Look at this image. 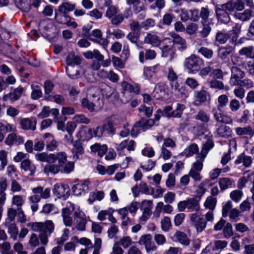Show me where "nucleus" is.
Here are the masks:
<instances>
[{"mask_svg": "<svg viewBox=\"0 0 254 254\" xmlns=\"http://www.w3.org/2000/svg\"><path fill=\"white\" fill-rule=\"evenodd\" d=\"M27 226L35 232H39V239L44 246L48 243V237L53 232L55 229V225L52 220H48L44 222H31L27 224Z\"/></svg>", "mask_w": 254, "mask_h": 254, "instance_id": "obj_1", "label": "nucleus"}, {"mask_svg": "<svg viewBox=\"0 0 254 254\" xmlns=\"http://www.w3.org/2000/svg\"><path fill=\"white\" fill-rule=\"evenodd\" d=\"M81 104L83 108L94 112L101 108L103 101L96 89L92 88L88 90L86 98L82 100Z\"/></svg>", "mask_w": 254, "mask_h": 254, "instance_id": "obj_2", "label": "nucleus"}, {"mask_svg": "<svg viewBox=\"0 0 254 254\" xmlns=\"http://www.w3.org/2000/svg\"><path fill=\"white\" fill-rule=\"evenodd\" d=\"M203 65L202 59L192 54L185 59L184 66L190 73L195 74L199 71Z\"/></svg>", "mask_w": 254, "mask_h": 254, "instance_id": "obj_3", "label": "nucleus"}, {"mask_svg": "<svg viewBox=\"0 0 254 254\" xmlns=\"http://www.w3.org/2000/svg\"><path fill=\"white\" fill-rule=\"evenodd\" d=\"M177 207L180 212H183L187 208L190 211H198L200 209L198 201L194 198H188L187 199L179 201Z\"/></svg>", "mask_w": 254, "mask_h": 254, "instance_id": "obj_4", "label": "nucleus"}, {"mask_svg": "<svg viewBox=\"0 0 254 254\" xmlns=\"http://www.w3.org/2000/svg\"><path fill=\"white\" fill-rule=\"evenodd\" d=\"M216 17L218 20L221 23L227 24L230 21L229 9L227 8L226 3L222 4H217L215 8Z\"/></svg>", "mask_w": 254, "mask_h": 254, "instance_id": "obj_5", "label": "nucleus"}, {"mask_svg": "<svg viewBox=\"0 0 254 254\" xmlns=\"http://www.w3.org/2000/svg\"><path fill=\"white\" fill-rule=\"evenodd\" d=\"M20 128L23 130L34 131L36 129L37 120L34 117L19 118Z\"/></svg>", "mask_w": 254, "mask_h": 254, "instance_id": "obj_6", "label": "nucleus"}, {"mask_svg": "<svg viewBox=\"0 0 254 254\" xmlns=\"http://www.w3.org/2000/svg\"><path fill=\"white\" fill-rule=\"evenodd\" d=\"M245 76L244 71L241 70L237 66H233L231 68V76L230 79V84L231 85L235 86L239 85L241 79Z\"/></svg>", "mask_w": 254, "mask_h": 254, "instance_id": "obj_7", "label": "nucleus"}, {"mask_svg": "<svg viewBox=\"0 0 254 254\" xmlns=\"http://www.w3.org/2000/svg\"><path fill=\"white\" fill-rule=\"evenodd\" d=\"M70 207L72 208V210L74 209V205L69 203V207H65L62 210V216L64 224L66 227H71L73 224V221L70 216L71 210Z\"/></svg>", "mask_w": 254, "mask_h": 254, "instance_id": "obj_8", "label": "nucleus"}, {"mask_svg": "<svg viewBox=\"0 0 254 254\" xmlns=\"http://www.w3.org/2000/svg\"><path fill=\"white\" fill-rule=\"evenodd\" d=\"M74 216L76 224L75 228L78 230H84L87 222L85 214L82 211L78 210L74 212Z\"/></svg>", "mask_w": 254, "mask_h": 254, "instance_id": "obj_9", "label": "nucleus"}, {"mask_svg": "<svg viewBox=\"0 0 254 254\" xmlns=\"http://www.w3.org/2000/svg\"><path fill=\"white\" fill-rule=\"evenodd\" d=\"M23 91V88L19 86L14 89L13 90L11 91L10 93L3 95L2 100L4 101L10 100L11 102L13 103L19 99Z\"/></svg>", "mask_w": 254, "mask_h": 254, "instance_id": "obj_10", "label": "nucleus"}, {"mask_svg": "<svg viewBox=\"0 0 254 254\" xmlns=\"http://www.w3.org/2000/svg\"><path fill=\"white\" fill-rule=\"evenodd\" d=\"M69 190L70 189L67 185L57 184L55 185L53 192L58 197L66 198L69 195Z\"/></svg>", "mask_w": 254, "mask_h": 254, "instance_id": "obj_11", "label": "nucleus"}, {"mask_svg": "<svg viewBox=\"0 0 254 254\" xmlns=\"http://www.w3.org/2000/svg\"><path fill=\"white\" fill-rule=\"evenodd\" d=\"M123 121L124 119L118 115H113L109 117L108 119L107 123L106 124V125L109 128L108 133H114L115 130L114 127L121 124Z\"/></svg>", "mask_w": 254, "mask_h": 254, "instance_id": "obj_12", "label": "nucleus"}, {"mask_svg": "<svg viewBox=\"0 0 254 254\" xmlns=\"http://www.w3.org/2000/svg\"><path fill=\"white\" fill-rule=\"evenodd\" d=\"M226 3L227 5V8L229 9V13L238 12L244 9L245 4L242 0H236V1H229Z\"/></svg>", "mask_w": 254, "mask_h": 254, "instance_id": "obj_13", "label": "nucleus"}, {"mask_svg": "<svg viewBox=\"0 0 254 254\" xmlns=\"http://www.w3.org/2000/svg\"><path fill=\"white\" fill-rule=\"evenodd\" d=\"M24 139L23 137L17 135L15 132H12L9 134L5 140V143L9 146H11L14 144L19 145L23 143Z\"/></svg>", "mask_w": 254, "mask_h": 254, "instance_id": "obj_14", "label": "nucleus"}, {"mask_svg": "<svg viewBox=\"0 0 254 254\" xmlns=\"http://www.w3.org/2000/svg\"><path fill=\"white\" fill-rule=\"evenodd\" d=\"M89 183L87 181L74 185L72 188V192L75 195L78 196L89 190Z\"/></svg>", "mask_w": 254, "mask_h": 254, "instance_id": "obj_15", "label": "nucleus"}, {"mask_svg": "<svg viewBox=\"0 0 254 254\" xmlns=\"http://www.w3.org/2000/svg\"><path fill=\"white\" fill-rule=\"evenodd\" d=\"M212 112L213 117L217 122L225 124H229L231 122V119L223 114L222 109L215 108L212 109Z\"/></svg>", "mask_w": 254, "mask_h": 254, "instance_id": "obj_16", "label": "nucleus"}, {"mask_svg": "<svg viewBox=\"0 0 254 254\" xmlns=\"http://www.w3.org/2000/svg\"><path fill=\"white\" fill-rule=\"evenodd\" d=\"M160 38L156 35L151 33H148L145 36L144 43L151 45L153 47H157L161 44Z\"/></svg>", "mask_w": 254, "mask_h": 254, "instance_id": "obj_17", "label": "nucleus"}, {"mask_svg": "<svg viewBox=\"0 0 254 254\" xmlns=\"http://www.w3.org/2000/svg\"><path fill=\"white\" fill-rule=\"evenodd\" d=\"M234 16L236 18L242 21H247L252 17H254V10L251 9H247L245 10L243 12H235Z\"/></svg>", "mask_w": 254, "mask_h": 254, "instance_id": "obj_18", "label": "nucleus"}, {"mask_svg": "<svg viewBox=\"0 0 254 254\" xmlns=\"http://www.w3.org/2000/svg\"><path fill=\"white\" fill-rule=\"evenodd\" d=\"M233 51V48L230 46H221L218 49V57L221 60H226Z\"/></svg>", "mask_w": 254, "mask_h": 254, "instance_id": "obj_19", "label": "nucleus"}, {"mask_svg": "<svg viewBox=\"0 0 254 254\" xmlns=\"http://www.w3.org/2000/svg\"><path fill=\"white\" fill-rule=\"evenodd\" d=\"M218 183L222 191L231 189L234 186V181L232 179L228 177L220 178Z\"/></svg>", "mask_w": 254, "mask_h": 254, "instance_id": "obj_20", "label": "nucleus"}, {"mask_svg": "<svg viewBox=\"0 0 254 254\" xmlns=\"http://www.w3.org/2000/svg\"><path fill=\"white\" fill-rule=\"evenodd\" d=\"M156 56V52L151 49L146 50L145 53L141 51L139 53V61L140 63H143L145 60H153Z\"/></svg>", "mask_w": 254, "mask_h": 254, "instance_id": "obj_21", "label": "nucleus"}, {"mask_svg": "<svg viewBox=\"0 0 254 254\" xmlns=\"http://www.w3.org/2000/svg\"><path fill=\"white\" fill-rule=\"evenodd\" d=\"M81 63V58L75 55L73 52H70L68 54L66 60V63L68 66H74L75 65H79Z\"/></svg>", "mask_w": 254, "mask_h": 254, "instance_id": "obj_22", "label": "nucleus"}, {"mask_svg": "<svg viewBox=\"0 0 254 254\" xmlns=\"http://www.w3.org/2000/svg\"><path fill=\"white\" fill-rule=\"evenodd\" d=\"M109 131V128L106 124H104L103 126L97 127L95 129L92 130L91 128L88 129V133L89 134L90 137L96 136L100 137H101L105 131Z\"/></svg>", "mask_w": 254, "mask_h": 254, "instance_id": "obj_23", "label": "nucleus"}, {"mask_svg": "<svg viewBox=\"0 0 254 254\" xmlns=\"http://www.w3.org/2000/svg\"><path fill=\"white\" fill-rule=\"evenodd\" d=\"M35 158L38 161L52 163L54 162L55 154H48L45 152L37 153L35 155Z\"/></svg>", "mask_w": 254, "mask_h": 254, "instance_id": "obj_24", "label": "nucleus"}, {"mask_svg": "<svg viewBox=\"0 0 254 254\" xmlns=\"http://www.w3.org/2000/svg\"><path fill=\"white\" fill-rule=\"evenodd\" d=\"M90 148L91 152L95 153L98 152L100 157H102L107 151V146L106 144H100L96 143L90 146Z\"/></svg>", "mask_w": 254, "mask_h": 254, "instance_id": "obj_25", "label": "nucleus"}, {"mask_svg": "<svg viewBox=\"0 0 254 254\" xmlns=\"http://www.w3.org/2000/svg\"><path fill=\"white\" fill-rule=\"evenodd\" d=\"M104 57L103 55V60L102 61H93L91 65V68L93 70H98L100 69L101 65L104 67H107L109 66L111 64V60L110 59H107L104 60Z\"/></svg>", "mask_w": 254, "mask_h": 254, "instance_id": "obj_26", "label": "nucleus"}, {"mask_svg": "<svg viewBox=\"0 0 254 254\" xmlns=\"http://www.w3.org/2000/svg\"><path fill=\"white\" fill-rule=\"evenodd\" d=\"M205 155L198 154L195 157V161L192 163L190 170L201 172L203 169V162L205 159Z\"/></svg>", "mask_w": 254, "mask_h": 254, "instance_id": "obj_27", "label": "nucleus"}, {"mask_svg": "<svg viewBox=\"0 0 254 254\" xmlns=\"http://www.w3.org/2000/svg\"><path fill=\"white\" fill-rule=\"evenodd\" d=\"M21 168L26 172H28L30 175H32L36 170L35 166L29 159H25L21 163Z\"/></svg>", "mask_w": 254, "mask_h": 254, "instance_id": "obj_28", "label": "nucleus"}, {"mask_svg": "<svg viewBox=\"0 0 254 254\" xmlns=\"http://www.w3.org/2000/svg\"><path fill=\"white\" fill-rule=\"evenodd\" d=\"M201 24L203 28L200 31V34L201 37L205 38L207 37L210 33L213 23L212 21H201Z\"/></svg>", "mask_w": 254, "mask_h": 254, "instance_id": "obj_29", "label": "nucleus"}, {"mask_svg": "<svg viewBox=\"0 0 254 254\" xmlns=\"http://www.w3.org/2000/svg\"><path fill=\"white\" fill-rule=\"evenodd\" d=\"M236 134L238 135H248L252 137L254 134V131L251 126H246L243 127H238L235 129Z\"/></svg>", "mask_w": 254, "mask_h": 254, "instance_id": "obj_30", "label": "nucleus"}, {"mask_svg": "<svg viewBox=\"0 0 254 254\" xmlns=\"http://www.w3.org/2000/svg\"><path fill=\"white\" fill-rule=\"evenodd\" d=\"M32 191L34 194H40L41 198L47 199L50 196L51 190L49 188L43 190V187L39 186L33 188Z\"/></svg>", "mask_w": 254, "mask_h": 254, "instance_id": "obj_31", "label": "nucleus"}, {"mask_svg": "<svg viewBox=\"0 0 254 254\" xmlns=\"http://www.w3.org/2000/svg\"><path fill=\"white\" fill-rule=\"evenodd\" d=\"M154 92L155 93L160 94V96H163L165 94H168L169 90L165 83L160 82L155 86Z\"/></svg>", "mask_w": 254, "mask_h": 254, "instance_id": "obj_32", "label": "nucleus"}, {"mask_svg": "<svg viewBox=\"0 0 254 254\" xmlns=\"http://www.w3.org/2000/svg\"><path fill=\"white\" fill-rule=\"evenodd\" d=\"M83 56L87 59H92L95 58V61H102L103 55L101 54L100 52L97 50L93 51H87L83 53Z\"/></svg>", "mask_w": 254, "mask_h": 254, "instance_id": "obj_33", "label": "nucleus"}, {"mask_svg": "<svg viewBox=\"0 0 254 254\" xmlns=\"http://www.w3.org/2000/svg\"><path fill=\"white\" fill-rule=\"evenodd\" d=\"M69 18L67 13L59 11V9L55 13V19L56 21L61 24H65L67 22V20Z\"/></svg>", "mask_w": 254, "mask_h": 254, "instance_id": "obj_34", "label": "nucleus"}, {"mask_svg": "<svg viewBox=\"0 0 254 254\" xmlns=\"http://www.w3.org/2000/svg\"><path fill=\"white\" fill-rule=\"evenodd\" d=\"M174 236L178 241L182 245L187 246L190 244V240L185 233L177 231Z\"/></svg>", "mask_w": 254, "mask_h": 254, "instance_id": "obj_35", "label": "nucleus"}, {"mask_svg": "<svg viewBox=\"0 0 254 254\" xmlns=\"http://www.w3.org/2000/svg\"><path fill=\"white\" fill-rule=\"evenodd\" d=\"M72 152L73 155V158L78 159L79 155L82 154L84 152L83 147L79 140H76L74 143L73 147L72 149Z\"/></svg>", "mask_w": 254, "mask_h": 254, "instance_id": "obj_36", "label": "nucleus"}, {"mask_svg": "<svg viewBox=\"0 0 254 254\" xmlns=\"http://www.w3.org/2000/svg\"><path fill=\"white\" fill-rule=\"evenodd\" d=\"M104 193L101 191H96L91 192L89 194V198L87 201L89 203L92 204L95 200L100 201L103 199Z\"/></svg>", "mask_w": 254, "mask_h": 254, "instance_id": "obj_37", "label": "nucleus"}, {"mask_svg": "<svg viewBox=\"0 0 254 254\" xmlns=\"http://www.w3.org/2000/svg\"><path fill=\"white\" fill-rule=\"evenodd\" d=\"M239 54L241 56H244L247 58H254V48L252 46L242 48L239 51Z\"/></svg>", "mask_w": 254, "mask_h": 254, "instance_id": "obj_38", "label": "nucleus"}, {"mask_svg": "<svg viewBox=\"0 0 254 254\" xmlns=\"http://www.w3.org/2000/svg\"><path fill=\"white\" fill-rule=\"evenodd\" d=\"M155 124V121L153 119L146 120L141 119L138 121V125H140L142 131L150 128Z\"/></svg>", "mask_w": 254, "mask_h": 254, "instance_id": "obj_39", "label": "nucleus"}, {"mask_svg": "<svg viewBox=\"0 0 254 254\" xmlns=\"http://www.w3.org/2000/svg\"><path fill=\"white\" fill-rule=\"evenodd\" d=\"M17 7L24 12L30 10L31 4L28 0H14Z\"/></svg>", "mask_w": 254, "mask_h": 254, "instance_id": "obj_40", "label": "nucleus"}, {"mask_svg": "<svg viewBox=\"0 0 254 254\" xmlns=\"http://www.w3.org/2000/svg\"><path fill=\"white\" fill-rule=\"evenodd\" d=\"M217 203V199L212 196H208L203 203V206L205 208L209 209V210H214L215 208Z\"/></svg>", "mask_w": 254, "mask_h": 254, "instance_id": "obj_41", "label": "nucleus"}, {"mask_svg": "<svg viewBox=\"0 0 254 254\" xmlns=\"http://www.w3.org/2000/svg\"><path fill=\"white\" fill-rule=\"evenodd\" d=\"M173 43L178 46V48L180 51H183L187 49V44L185 39L180 36H176L173 40Z\"/></svg>", "mask_w": 254, "mask_h": 254, "instance_id": "obj_42", "label": "nucleus"}, {"mask_svg": "<svg viewBox=\"0 0 254 254\" xmlns=\"http://www.w3.org/2000/svg\"><path fill=\"white\" fill-rule=\"evenodd\" d=\"M60 165L54 164H49L45 165L44 172L46 174L51 173L56 174L61 171Z\"/></svg>", "mask_w": 254, "mask_h": 254, "instance_id": "obj_43", "label": "nucleus"}, {"mask_svg": "<svg viewBox=\"0 0 254 254\" xmlns=\"http://www.w3.org/2000/svg\"><path fill=\"white\" fill-rule=\"evenodd\" d=\"M159 65L146 67L144 68L143 74L146 78H150L153 76L158 70Z\"/></svg>", "mask_w": 254, "mask_h": 254, "instance_id": "obj_44", "label": "nucleus"}, {"mask_svg": "<svg viewBox=\"0 0 254 254\" xmlns=\"http://www.w3.org/2000/svg\"><path fill=\"white\" fill-rule=\"evenodd\" d=\"M122 86L126 92L130 93L134 92L137 94L140 90V88L137 85H133L125 81L122 82Z\"/></svg>", "mask_w": 254, "mask_h": 254, "instance_id": "obj_45", "label": "nucleus"}, {"mask_svg": "<svg viewBox=\"0 0 254 254\" xmlns=\"http://www.w3.org/2000/svg\"><path fill=\"white\" fill-rule=\"evenodd\" d=\"M193 225L195 227L196 232L197 233H200L202 232L206 228L207 222L203 218L199 217L197 221Z\"/></svg>", "mask_w": 254, "mask_h": 254, "instance_id": "obj_46", "label": "nucleus"}, {"mask_svg": "<svg viewBox=\"0 0 254 254\" xmlns=\"http://www.w3.org/2000/svg\"><path fill=\"white\" fill-rule=\"evenodd\" d=\"M186 108V107L185 105L178 103L177 104L176 109L171 112V115L170 116L173 118H181Z\"/></svg>", "mask_w": 254, "mask_h": 254, "instance_id": "obj_47", "label": "nucleus"}, {"mask_svg": "<svg viewBox=\"0 0 254 254\" xmlns=\"http://www.w3.org/2000/svg\"><path fill=\"white\" fill-rule=\"evenodd\" d=\"M198 151V146L194 143L191 144L187 147L184 151V155L187 157H190L196 154Z\"/></svg>", "mask_w": 254, "mask_h": 254, "instance_id": "obj_48", "label": "nucleus"}, {"mask_svg": "<svg viewBox=\"0 0 254 254\" xmlns=\"http://www.w3.org/2000/svg\"><path fill=\"white\" fill-rule=\"evenodd\" d=\"M31 86L32 89L31 98L33 99H37L41 97L42 92L40 86L37 84H32Z\"/></svg>", "mask_w": 254, "mask_h": 254, "instance_id": "obj_49", "label": "nucleus"}, {"mask_svg": "<svg viewBox=\"0 0 254 254\" xmlns=\"http://www.w3.org/2000/svg\"><path fill=\"white\" fill-rule=\"evenodd\" d=\"M11 203L12 205L16 206L17 210H20L24 203V199L21 195H15L12 198Z\"/></svg>", "mask_w": 254, "mask_h": 254, "instance_id": "obj_50", "label": "nucleus"}, {"mask_svg": "<svg viewBox=\"0 0 254 254\" xmlns=\"http://www.w3.org/2000/svg\"><path fill=\"white\" fill-rule=\"evenodd\" d=\"M59 11L67 13L68 12L72 11L75 8V5L74 4L68 2H64L60 5L59 7Z\"/></svg>", "mask_w": 254, "mask_h": 254, "instance_id": "obj_51", "label": "nucleus"}, {"mask_svg": "<svg viewBox=\"0 0 254 254\" xmlns=\"http://www.w3.org/2000/svg\"><path fill=\"white\" fill-rule=\"evenodd\" d=\"M230 133V128L224 125L220 126L217 129V134L221 137H227Z\"/></svg>", "mask_w": 254, "mask_h": 254, "instance_id": "obj_52", "label": "nucleus"}, {"mask_svg": "<svg viewBox=\"0 0 254 254\" xmlns=\"http://www.w3.org/2000/svg\"><path fill=\"white\" fill-rule=\"evenodd\" d=\"M229 38L230 36L228 33L222 31H218L216 35V41L221 44L225 43Z\"/></svg>", "mask_w": 254, "mask_h": 254, "instance_id": "obj_53", "label": "nucleus"}, {"mask_svg": "<svg viewBox=\"0 0 254 254\" xmlns=\"http://www.w3.org/2000/svg\"><path fill=\"white\" fill-rule=\"evenodd\" d=\"M0 170L4 169L7 164V152L4 150H0Z\"/></svg>", "mask_w": 254, "mask_h": 254, "instance_id": "obj_54", "label": "nucleus"}, {"mask_svg": "<svg viewBox=\"0 0 254 254\" xmlns=\"http://www.w3.org/2000/svg\"><path fill=\"white\" fill-rule=\"evenodd\" d=\"M153 207V201L150 200H144L141 202L140 210L142 211L152 212Z\"/></svg>", "mask_w": 254, "mask_h": 254, "instance_id": "obj_55", "label": "nucleus"}, {"mask_svg": "<svg viewBox=\"0 0 254 254\" xmlns=\"http://www.w3.org/2000/svg\"><path fill=\"white\" fill-rule=\"evenodd\" d=\"M228 97L226 95H222L218 97V105L217 108L219 109H223L228 103Z\"/></svg>", "mask_w": 254, "mask_h": 254, "instance_id": "obj_56", "label": "nucleus"}, {"mask_svg": "<svg viewBox=\"0 0 254 254\" xmlns=\"http://www.w3.org/2000/svg\"><path fill=\"white\" fill-rule=\"evenodd\" d=\"M198 53L200 54L204 58L210 59L213 55L212 50L206 47H202L198 50Z\"/></svg>", "mask_w": 254, "mask_h": 254, "instance_id": "obj_57", "label": "nucleus"}, {"mask_svg": "<svg viewBox=\"0 0 254 254\" xmlns=\"http://www.w3.org/2000/svg\"><path fill=\"white\" fill-rule=\"evenodd\" d=\"M243 195L242 190H233L230 193V197L236 202H239Z\"/></svg>", "mask_w": 254, "mask_h": 254, "instance_id": "obj_58", "label": "nucleus"}, {"mask_svg": "<svg viewBox=\"0 0 254 254\" xmlns=\"http://www.w3.org/2000/svg\"><path fill=\"white\" fill-rule=\"evenodd\" d=\"M195 119L203 123H208L210 121V117L205 112L200 110L195 116Z\"/></svg>", "mask_w": 254, "mask_h": 254, "instance_id": "obj_59", "label": "nucleus"}, {"mask_svg": "<svg viewBox=\"0 0 254 254\" xmlns=\"http://www.w3.org/2000/svg\"><path fill=\"white\" fill-rule=\"evenodd\" d=\"M127 38L132 43L135 44L137 47L139 46V34L138 32H130L127 36Z\"/></svg>", "mask_w": 254, "mask_h": 254, "instance_id": "obj_60", "label": "nucleus"}, {"mask_svg": "<svg viewBox=\"0 0 254 254\" xmlns=\"http://www.w3.org/2000/svg\"><path fill=\"white\" fill-rule=\"evenodd\" d=\"M119 244L121 245L124 249H126L130 246L133 242L132 241L131 238L129 236H125L121 238L119 242H118Z\"/></svg>", "mask_w": 254, "mask_h": 254, "instance_id": "obj_61", "label": "nucleus"}, {"mask_svg": "<svg viewBox=\"0 0 254 254\" xmlns=\"http://www.w3.org/2000/svg\"><path fill=\"white\" fill-rule=\"evenodd\" d=\"M207 92L204 89L200 91H195L194 96L197 100L200 102H204L207 100Z\"/></svg>", "mask_w": 254, "mask_h": 254, "instance_id": "obj_62", "label": "nucleus"}, {"mask_svg": "<svg viewBox=\"0 0 254 254\" xmlns=\"http://www.w3.org/2000/svg\"><path fill=\"white\" fill-rule=\"evenodd\" d=\"M214 146L213 142L211 140H208L204 145L202 148L201 150L200 153L199 154L201 155H205L206 157L208 151L211 149Z\"/></svg>", "mask_w": 254, "mask_h": 254, "instance_id": "obj_63", "label": "nucleus"}, {"mask_svg": "<svg viewBox=\"0 0 254 254\" xmlns=\"http://www.w3.org/2000/svg\"><path fill=\"white\" fill-rule=\"evenodd\" d=\"M67 75L72 79H76L79 77V72L73 66H67L66 68Z\"/></svg>", "mask_w": 254, "mask_h": 254, "instance_id": "obj_64", "label": "nucleus"}]
</instances>
